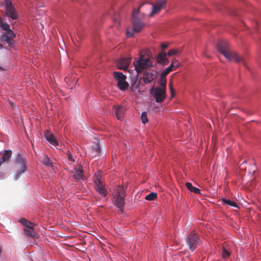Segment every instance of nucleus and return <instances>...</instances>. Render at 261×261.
Wrapping results in <instances>:
<instances>
[{
	"label": "nucleus",
	"instance_id": "nucleus-1",
	"mask_svg": "<svg viewBox=\"0 0 261 261\" xmlns=\"http://www.w3.org/2000/svg\"><path fill=\"white\" fill-rule=\"evenodd\" d=\"M217 47L219 51L225 58L229 61H235L237 63H241L247 67L246 60L239 56L237 52L232 50L229 43L226 40H219L217 43Z\"/></svg>",
	"mask_w": 261,
	"mask_h": 261
},
{
	"label": "nucleus",
	"instance_id": "nucleus-2",
	"mask_svg": "<svg viewBox=\"0 0 261 261\" xmlns=\"http://www.w3.org/2000/svg\"><path fill=\"white\" fill-rule=\"evenodd\" d=\"M135 68L138 73L142 72L152 66V62L148 54H141L140 57L134 61Z\"/></svg>",
	"mask_w": 261,
	"mask_h": 261
},
{
	"label": "nucleus",
	"instance_id": "nucleus-3",
	"mask_svg": "<svg viewBox=\"0 0 261 261\" xmlns=\"http://www.w3.org/2000/svg\"><path fill=\"white\" fill-rule=\"evenodd\" d=\"M114 203L118 208V211L122 212L125 202V193L124 188L122 186H118L116 187L113 192Z\"/></svg>",
	"mask_w": 261,
	"mask_h": 261
},
{
	"label": "nucleus",
	"instance_id": "nucleus-4",
	"mask_svg": "<svg viewBox=\"0 0 261 261\" xmlns=\"http://www.w3.org/2000/svg\"><path fill=\"white\" fill-rule=\"evenodd\" d=\"M101 171L96 172L93 177V180L95 183V189L97 193L102 196L105 197L107 195V190L101 181Z\"/></svg>",
	"mask_w": 261,
	"mask_h": 261
},
{
	"label": "nucleus",
	"instance_id": "nucleus-5",
	"mask_svg": "<svg viewBox=\"0 0 261 261\" xmlns=\"http://www.w3.org/2000/svg\"><path fill=\"white\" fill-rule=\"evenodd\" d=\"M187 245L192 252H193L199 244L200 239L198 234L194 232L190 233L185 239Z\"/></svg>",
	"mask_w": 261,
	"mask_h": 261
},
{
	"label": "nucleus",
	"instance_id": "nucleus-6",
	"mask_svg": "<svg viewBox=\"0 0 261 261\" xmlns=\"http://www.w3.org/2000/svg\"><path fill=\"white\" fill-rule=\"evenodd\" d=\"M115 79L117 81V87L122 91L126 90L128 87V84L126 81V76L120 72H114Z\"/></svg>",
	"mask_w": 261,
	"mask_h": 261
},
{
	"label": "nucleus",
	"instance_id": "nucleus-7",
	"mask_svg": "<svg viewBox=\"0 0 261 261\" xmlns=\"http://www.w3.org/2000/svg\"><path fill=\"white\" fill-rule=\"evenodd\" d=\"M132 22L133 23V29L132 30L130 29L127 30L126 34L127 37H133L134 32H140L144 27V24L138 19V17H133Z\"/></svg>",
	"mask_w": 261,
	"mask_h": 261
},
{
	"label": "nucleus",
	"instance_id": "nucleus-8",
	"mask_svg": "<svg viewBox=\"0 0 261 261\" xmlns=\"http://www.w3.org/2000/svg\"><path fill=\"white\" fill-rule=\"evenodd\" d=\"M150 93L156 102L163 101L166 97V90L160 88L152 87L150 90Z\"/></svg>",
	"mask_w": 261,
	"mask_h": 261
},
{
	"label": "nucleus",
	"instance_id": "nucleus-9",
	"mask_svg": "<svg viewBox=\"0 0 261 261\" xmlns=\"http://www.w3.org/2000/svg\"><path fill=\"white\" fill-rule=\"evenodd\" d=\"M6 16H17V12L10 0H5Z\"/></svg>",
	"mask_w": 261,
	"mask_h": 261
},
{
	"label": "nucleus",
	"instance_id": "nucleus-10",
	"mask_svg": "<svg viewBox=\"0 0 261 261\" xmlns=\"http://www.w3.org/2000/svg\"><path fill=\"white\" fill-rule=\"evenodd\" d=\"M16 35L12 30L5 32L0 37V41L8 43L9 45L11 44L12 41L15 37Z\"/></svg>",
	"mask_w": 261,
	"mask_h": 261
},
{
	"label": "nucleus",
	"instance_id": "nucleus-11",
	"mask_svg": "<svg viewBox=\"0 0 261 261\" xmlns=\"http://www.w3.org/2000/svg\"><path fill=\"white\" fill-rule=\"evenodd\" d=\"M100 152V148L99 143L95 142L88 149L87 153L88 154L89 156L91 158H93L98 155Z\"/></svg>",
	"mask_w": 261,
	"mask_h": 261
},
{
	"label": "nucleus",
	"instance_id": "nucleus-12",
	"mask_svg": "<svg viewBox=\"0 0 261 261\" xmlns=\"http://www.w3.org/2000/svg\"><path fill=\"white\" fill-rule=\"evenodd\" d=\"M158 72L156 71L152 70L145 71L143 74V81L145 84L150 83L156 78Z\"/></svg>",
	"mask_w": 261,
	"mask_h": 261
},
{
	"label": "nucleus",
	"instance_id": "nucleus-13",
	"mask_svg": "<svg viewBox=\"0 0 261 261\" xmlns=\"http://www.w3.org/2000/svg\"><path fill=\"white\" fill-rule=\"evenodd\" d=\"M166 1L161 0L157 2L155 4L152 5V9L150 13V16L157 15L159 12L165 7Z\"/></svg>",
	"mask_w": 261,
	"mask_h": 261
},
{
	"label": "nucleus",
	"instance_id": "nucleus-14",
	"mask_svg": "<svg viewBox=\"0 0 261 261\" xmlns=\"http://www.w3.org/2000/svg\"><path fill=\"white\" fill-rule=\"evenodd\" d=\"M130 59L128 58H122L119 59L117 62L118 68L122 70H126L129 66Z\"/></svg>",
	"mask_w": 261,
	"mask_h": 261
},
{
	"label": "nucleus",
	"instance_id": "nucleus-15",
	"mask_svg": "<svg viewBox=\"0 0 261 261\" xmlns=\"http://www.w3.org/2000/svg\"><path fill=\"white\" fill-rule=\"evenodd\" d=\"M179 66V62L175 60L173 61L170 66L166 68L161 73L162 76L166 77L171 71L175 70Z\"/></svg>",
	"mask_w": 261,
	"mask_h": 261
},
{
	"label": "nucleus",
	"instance_id": "nucleus-16",
	"mask_svg": "<svg viewBox=\"0 0 261 261\" xmlns=\"http://www.w3.org/2000/svg\"><path fill=\"white\" fill-rule=\"evenodd\" d=\"M167 55L164 51H161L156 57V61L159 64L166 65L169 63V60L167 58Z\"/></svg>",
	"mask_w": 261,
	"mask_h": 261
},
{
	"label": "nucleus",
	"instance_id": "nucleus-17",
	"mask_svg": "<svg viewBox=\"0 0 261 261\" xmlns=\"http://www.w3.org/2000/svg\"><path fill=\"white\" fill-rule=\"evenodd\" d=\"M46 139L53 146H56L58 145V142L53 134L46 130L44 134Z\"/></svg>",
	"mask_w": 261,
	"mask_h": 261
},
{
	"label": "nucleus",
	"instance_id": "nucleus-18",
	"mask_svg": "<svg viewBox=\"0 0 261 261\" xmlns=\"http://www.w3.org/2000/svg\"><path fill=\"white\" fill-rule=\"evenodd\" d=\"M75 170L73 174L74 178L76 181L83 179V170L82 167L81 166H76Z\"/></svg>",
	"mask_w": 261,
	"mask_h": 261
},
{
	"label": "nucleus",
	"instance_id": "nucleus-19",
	"mask_svg": "<svg viewBox=\"0 0 261 261\" xmlns=\"http://www.w3.org/2000/svg\"><path fill=\"white\" fill-rule=\"evenodd\" d=\"M34 226H29V228H26L24 229V232L26 235L30 236L34 238H38L39 234L35 232L34 229Z\"/></svg>",
	"mask_w": 261,
	"mask_h": 261
},
{
	"label": "nucleus",
	"instance_id": "nucleus-20",
	"mask_svg": "<svg viewBox=\"0 0 261 261\" xmlns=\"http://www.w3.org/2000/svg\"><path fill=\"white\" fill-rule=\"evenodd\" d=\"M115 114L118 119L121 120L124 115V109L122 106L115 107Z\"/></svg>",
	"mask_w": 261,
	"mask_h": 261
},
{
	"label": "nucleus",
	"instance_id": "nucleus-21",
	"mask_svg": "<svg viewBox=\"0 0 261 261\" xmlns=\"http://www.w3.org/2000/svg\"><path fill=\"white\" fill-rule=\"evenodd\" d=\"M12 155V151L11 150H6L5 151L3 157L0 158L1 163L2 164L5 162L9 160Z\"/></svg>",
	"mask_w": 261,
	"mask_h": 261
},
{
	"label": "nucleus",
	"instance_id": "nucleus-22",
	"mask_svg": "<svg viewBox=\"0 0 261 261\" xmlns=\"http://www.w3.org/2000/svg\"><path fill=\"white\" fill-rule=\"evenodd\" d=\"M17 161L20 162V161L18 160V159H17ZM20 170L17 172L16 176V179H18L19 177V176L23 173H24L26 170V166L24 164L23 160L22 159L20 163Z\"/></svg>",
	"mask_w": 261,
	"mask_h": 261
},
{
	"label": "nucleus",
	"instance_id": "nucleus-23",
	"mask_svg": "<svg viewBox=\"0 0 261 261\" xmlns=\"http://www.w3.org/2000/svg\"><path fill=\"white\" fill-rule=\"evenodd\" d=\"M221 203L224 206L229 205L234 207H238V204L235 202L225 198L222 199Z\"/></svg>",
	"mask_w": 261,
	"mask_h": 261
},
{
	"label": "nucleus",
	"instance_id": "nucleus-24",
	"mask_svg": "<svg viewBox=\"0 0 261 261\" xmlns=\"http://www.w3.org/2000/svg\"><path fill=\"white\" fill-rule=\"evenodd\" d=\"M186 187L191 192L196 194H200V190L192 186L191 183L187 182L186 183Z\"/></svg>",
	"mask_w": 261,
	"mask_h": 261
},
{
	"label": "nucleus",
	"instance_id": "nucleus-25",
	"mask_svg": "<svg viewBox=\"0 0 261 261\" xmlns=\"http://www.w3.org/2000/svg\"><path fill=\"white\" fill-rule=\"evenodd\" d=\"M166 84H167V80L166 77L162 76V75L161 74V79L160 81V86L158 88H160L161 89H164L166 90Z\"/></svg>",
	"mask_w": 261,
	"mask_h": 261
},
{
	"label": "nucleus",
	"instance_id": "nucleus-26",
	"mask_svg": "<svg viewBox=\"0 0 261 261\" xmlns=\"http://www.w3.org/2000/svg\"><path fill=\"white\" fill-rule=\"evenodd\" d=\"M0 27L5 32L11 30L10 28L9 25L7 23L3 22L2 17H0Z\"/></svg>",
	"mask_w": 261,
	"mask_h": 261
},
{
	"label": "nucleus",
	"instance_id": "nucleus-27",
	"mask_svg": "<svg viewBox=\"0 0 261 261\" xmlns=\"http://www.w3.org/2000/svg\"><path fill=\"white\" fill-rule=\"evenodd\" d=\"M20 222L27 228H29V226H34L36 225L35 224L30 222L26 219H21Z\"/></svg>",
	"mask_w": 261,
	"mask_h": 261
},
{
	"label": "nucleus",
	"instance_id": "nucleus-28",
	"mask_svg": "<svg viewBox=\"0 0 261 261\" xmlns=\"http://www.w3.org/2000/svg\"><path fill=\"white\" fill-rule=\"evenodd\" d=\"M42 162L43 164L47 166H52V162L50 160V159L48 158L47 155H44V157L42 159Z\"/></svg>",
	"mask_w": 261,
	"mask_h": 261
},
{
	"label": "nucleus",
	"instance_id": "nucleus-29",
	"mask_svg": "<svg viewBox=\"0 0 261 261\" xmlns=\"http://www.w3.org/2000/svg\"><path fill=\"white\" fill-rule=\"evenodd\" d=\"M157 198V194L154 192H151L145 197V199L149 201L154 200Z\"/></svg>",
	"mask_w": 261,
	"mask_h": 261
},
{
	"label": "nucleus",
	"instance_id": "nucleus-30",
	"mask_svg": "<svg viewBox=\"0 0 261 261\" xmlns=\"http://www.w3.org/2000/svg\"><path fill=\"white\" fill-rule=\"evenodd\" d=\"M141 119L142 122L143 124H145L146 123H147L148 122V120L147 118V113L146 112H143L142 113L141 116Z\"/></svg>",
	"mask_w": 261,
	"mask_h": 261
},
{
	"label": "nucleus",
	"instance_id": "nucleus-31",
	"mask_svg": "<svg viewBox=\"0 0 261 261\" xmlns=\"http://www.w3.org/2000/svg\"><path fill=\"white\" fill-rule=\"evenodd\" d=\"M230 252L226 249L225 248H223L222 257L223 258L226 259L230 256Z\"/></svg>",
	"mask_w": 261,
	"mask_h": 261
},
{
	"label": "nucleus",
	"instance_id": "nucleus-32",
	"mask_svg": "<svg viewBox=\"0 0 261 261\" xmlns=\"http://www.w3.org/2000/svg\"><path fill=\"white\" fill-rule=\"evenodd\" d=\"M140 81H138V79L136 77L133 81V83L131 84L132 86L134 88H138L139 87Z\"/></svg>",
	"mask_w": 261,
	"mask_h": 261
},
{
	"label": "nucleus",
	"instance_id": "nucleus-33",
	"mask_svg": "<svg viewBox=\"0 0 261 261\" xmlns=\"http://www.w3.org/2000/svg\"><path fill=\"white\" fill-rule=\"evenodd\" d=\"M179 51L177 49H171L170 50L168 53V56H172L173 55H176V54L178 53Z\"/></svg>",
	"mask_w": 261,
	"mask_h": 261
},
{
	"label": "nucleus",
	"instance_id": "nucleus-34",
	"mask_svg": "<svg viewBox=\"0 0 261 261\" xmlns=\"http://www.w3.org/2000/svg\"><path fill=\"white\" fill-rule=\"evenodd\" d=\"M228 14L233 16V15H238L239 14L237 13L236 10L233 9H229L228 10Z\"/></svg>",
	"mask_w": 261,
	"mask_h": 261
},
{
	"label": "nucleus",
	"instance_id": "nucleus-35",
	"mask_svg": "<svg viewBox=\"0 0 261 261\" xmlns=\"http://www.w3.org/2000/svg\"><path fill=\"white\" fill-rule=\"evenodd\" d=\"M169 87H170V91L171 93V97H173L175 95V91L174 90V89L173 88V86L171 83H170L169 84Z\"/></svg>",
	"mask_w": 261,
	"mask_h": 261
},
{
	"label": "nucleus",
	"instance_id": "nucleus-36",
	"mask_svg": "<svg viewBox=\"0 0 261 261\" xmlns=\"http://www.w3.org/2000/svg\"><path fill=\"white\" fill-rule=\"evenodd\" d=\"M67 154L68 155V159L72 161V162H74V159L73 158V157L72 156L71 154V153L69 151H68L67 153Z\"/></svg>",
	"mask_w": 261,
	"mask_h": 261
},
{
	"label": "nucleus",
	"instance_id": "nucleus-37",
	"mask_svg": "<svg viewBox=\"0 0 261 261\" xmlns=\"http://www.w3.org/2000/svg\"><path fill=\"white\" fill-rule=\"evenodd\" d=\"M168 46V44H166V43H163L162 44H161V47L163 49H165L166 48H167Z\"/></svg>",
	"mask_w": 261,
	"mask_h": 261
},
{
	"label": "nucleus",
	"instance_id": "nucleus-38",
	"mask_svg": "<svg viewBox=\"0 0 261 261\" xmlns=\"http://www.w3.org/2000/svg\"><path fill=\"white\" fill-rule=\"evenodd\" d=\"M77 35V37H78L79 40L81 41L82 40L81 34L80 33H78Z\"/></svg>",
	"mask_w": 261,
	"mask_h": 261
},
{
	"label": "nucleus",
	"instance_id": "nucleus-39",
	"mask_svg": "<svg viewBox=\"0 0 261 261\" xmlns=\"http://www.w3.org/2000/svg\"><path fill=\"white\" fill-rule=\"evenodd\" d=\"M3 48V45L1 44H0V48Z\"/></svg>",
	"mask_w": 261,
	"mask_h": 261
},
{
	"label": "nucleus",
	"instance_id": "nucleus-40",
	"mask_svg": "<svg viewBox=\"0 0 261 261\" xmlns=\"http://www.w3.org/2000/svg\"><path fill=\"white\" fill-rule=\"evenodd\" d=\"M135 13H136V12H134V14H133V16H135V15H136Z\"/></svg>",
	"mask_w": 261,
	"mask_h": 261
},
{
	"label": "nucleus",
	"instance_id": "nucleus-41",
	"mask_svg": "<svg viewBox=\"0 0 261 261\" xmlns=\"http://www.w3.org/2000/svg\"><path fill=\"white\" fill-rule=\"evenodd\" d=\"M13 19H15L16 18H17V17H11Z\"/></svg>",
	"mask_w": 261,
	"mask_h": 261
},
{
	"label": "nucleus",
	"instance_id": "nucleus-42",
	"mask_svg": "<svg viewBox=\"0 0 261 261\" xmlns=\"http://www.w3.org/2000/svg\"><path fill=\"white\" fill-rule=\"evenodd\" d=\"M76 40H77V42H79V41H80V40H79H79H77V38H76Z\"/></svg>",
	"mask_w": 261,
	"mask_h": 261
},
{
	"label": "nucleus",
	"instance_id": "nucleus-43",
	"mask_svg": "<svg viewBox=\"0 0 261 261\" xmlns=\"http://www.w3.org/2000/svg\"><path fill=\"white\" fill-rule=\"evenodd\" d=\"M1 69H2V68L0 67V70H1Z\"/></svg>",
	"mask_w": 261,
	"mask_h": 261
}]
</instances>
